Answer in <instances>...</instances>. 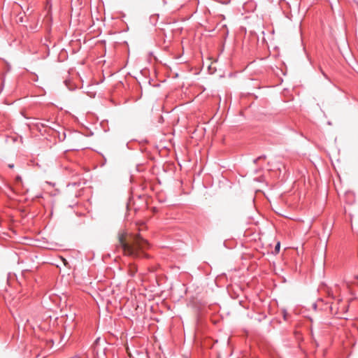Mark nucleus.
<instances>
[{
    "instance_id": "f257e3e1",
    "label": "nucleus",
    "mask_w": 358,
    "mask_h": 358,
    "mask_svg": "<svg viewBox=\"0 0 358 358\" xmlns=\"http://www.w3.org/2000/svg\"><path fill=\"white\" fill-rule=\"evenodd\" d=\"M119 246L124 254L133 257H140L145 255L143 250L149 247L148 242L140 235L131 236L127 240L126 234H120L118 236Z\"/></svg>"
},
{
    "instance_id": "f03ea898",
    "label": "nucleus",
    "mask_w": 358,
    "mask_h": 358,
    "mask_svg": "<svg viewBox=\"0 0 358 358\" xmlns=\"http://www.w3.org/2000/svg\"><path fill=\"white\" fill-rule=\"evenodd\" d=\"M107 346L105 340L97 338L92 345V354L96 358H113L111 349Z\"/></svg>"
},
{
    "instance_id": "7ed1b4c3",
    "label": "nucleus",
    "mask_w": 358,
    "mask_h": 358,
    "mask_svg": "<svg viewBox=\"0 0 358 358\" xmlns=\"http://www.w3.org/2000/svg\"><path fill=\"white\" fill-rule=\"evenodd\" d=\"M66 134L65 131H62V134L58 133V138L59 141H64L66 139Z\"/></svg>"
},
{
    "instance_id": "20e7f679",
    "label": "nucleus",
    "mask_w": 358,
    "mask_h": 358,
    "mask_svg": "<svg viewBox=\"0 0 358 358\" xmlns=\"http://www.w3.org/2000/svg\"><path fill=\"white\" fill-rule=\"evenodd\" d=\"M266 158V156L265 155H262L256 159H254V163L256 164L257 163V162L261 159H265Z\"/></svg>"
},
{
    "instance_id": "39448f33",
    "label": "nucleus",
    "mask_w": 358,
    "mask_h": 358,
    "mask_svg": "<svg viewBox=\"0 0 358 358\" xmlns=\"http://www.w3.org/2000/svg\"><path fill=\"white\" fill-rule=\"evenodd\" d=\"M280 243L278 242L275 246V252H278L279 250H280Z\"/></svg>"
},
{
    "instance_id": "423d86ee",
    "label": "nucleus",
    "mask_w": 358,
    "mask_h": 358,
    "mask_svg": "<svg viewBox=\"0 0 358 358\" xmlns=\"http://www.w3.org/2000/svg\"><path fill=\"white\" fill-rule=\"evenodd\" d=\"M15 182H17V183H18V182H22V178H21V176H17L15 177Z\"/></svg>"
},
{
    "instance_id": "0eeeda50",
    "label": "nucleus",
    "mask_w": 358,
    "mask_h": 358,
    "mask_svg": "<svg viewBox=\"0 0 358 358\" xmlns=\"http://www.w3.org/2000/svg\"><path fill=\"white\" fill-rule=\"evenodd\" d=\"M136 272V269H134V270L131 269V270H130V275H131V276H134V275H135Z\"/></svg>"
},
{
    "instance_id": "6e6552de",
    "label": "nucleus",
    "mask_w": 358,
    "mask_h": 358,
    "mask_svg": "<svg viewBox=\"0 0 358 358\" xmlns=\"http://www.w3.org/2000/svg\"><path fill=\"white\" fill-rule=\"evenodd\" d=\"M8 167L10 168V169H13L14 167V164H8Z\"/></svg>"
},
{
    "instance_id": "1a4fd4ad",
    "label": "nucleus",
    "mask_w": 358,
    "mask_h": 358,
    "mask_svg": "<svg viewBox=\"0 0 358 358\" xmlns=\"http://www.w3.org/2000/svg\"><path fill=\"white\" fill-rule=\"evenodd\" d=\"M76 136L79 138H83L82 135L80 134H76Z\"/></svg>"
},
{
    "instance_id": "9d476101",
    "label": "nucleus",
    "mask_w": 358,
    "mask_h": 358,
    "mask_svg": "<svg viewBox=\"0 0 358 358\" xmlns=\"http://www.w3.org/2000/svg\"><path fill=\"white\" fill-rule=\"evenodd\" d=\"M20 22H22V17L20 18Z\"/></svg>"
},
{
    "instance_id": "9b49d317",
    "label": "nucleus",
    "mask_w": 358,
    "mask_h": 358,
    "mask_svg": "<svg viewBox=\"0 0 358 358\" xmlns=\"http://www.w3.org/2000/svg\"><path fill=\"white\" fill-rule=\"evenodd\" d=\"M182 358H186V357H182Z\"/></svg>"
}]
</instances>
